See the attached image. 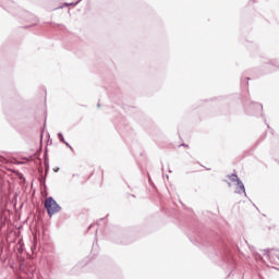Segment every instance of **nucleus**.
I'll use <instances>...</instances> for the list:
<instances>
[{
	"instance_id": "1",
	"label": "nucleus",
	"mask_w": 279,
	"mask_h": 279,
	"mask_svg": "<svg viewBox=\"0 0 279 279\" xmlns=\"http://www.w3.org/2000/svg\"><path fill=\"white\" fill-rule=\"evenodd\" d=\"M45 208L47 209L49 217H53V215L62 210V207H60V205H58L56 199H53L52 197L46 199Z\"/></svg>"
},
{
	"instance_id": "2",
	"label": "nucleus",
	"mask_w": 279,
	"mask_h": 279,
	"mask_svg": "<svg viewBox=\"0 0 279 279\" xmlns=\"http://www.w3.org/2000/svg\"><path fill=\"white\" fill-rule=\"evenodd\" d=\"M230 182H234L235 183V193H238L239 195H241V193H245V184H243V181H241V179H239V175L236 174H230L228 175Z\"/></svg>"
},
{
	"instance_id": "3",
	"label": "nucleus",
	"mask_w": 279,
	"mask_h": 279,
	"mask_svg": "<svg viewBox=\"0 0 279 279\" xmlns=\"http://www.w3.org/2000/svg\"><path fill=\"white\" fill-rule=\"evenodd\" d=\"M58 136H59V141H60L61 143H64V142H65V141H64V135H62V133H59Z\"/></svg>"
},
{
	"instance_id": "4",
	"label": "nucleus",
	"mask_w": 279,
	"mask_h": 279,
	"mask_svg": "<svg viewBox=\"0 0 279 279\" xmlns=\"http://www.w3.org/2000/svg\"><path fill=\"white\" fill-rule=\"evenodd\" d=\"M63 143H64V145H66V147H69V149H71L73 151V147H71V144H69L66 141Z\"/></svg>"
},
{
	"instance_id": "5",
	"label": "nucleus",
	"mask_w": 279,
	"mask_h": 279,
	"mask_svg": "<svg viewBox=\"0 0 279 279\" xmlns=\"http://www.w3.org/2000/svg\"><path fill=\"white\" fill-rule=\"evenodd\" d=\"M17 252H20V254H23V246H20V247L17 248Z\"/></svg>"
},
{
	"instance_id": "6",
	"label": "nucleus",
	"mask_w": 279,
	"mask_h": 279,
	"mask_svg": "<svg viewBox=\"0 0 279 279\" xmlns=\"http://www.w3.org/2000/svg\"><path fill=\"white\" fill-rule=\"evenodd\" d=\"M77 3H80V1L75 2V3H66L65 5L69 7V5H77Z\"/></svg>"
},
{
	"instance_id": "7",
	"label": "nucleus",
	"mask_w": 279,
	"mask_h": 279,
	"mask_svg": "<svg viewBox=\"0 0 279 279\" xmlns=\"http://www.w3.org/2000/svg\"><path fill=\"white\" fill-rule=\"evenodd\" d=\"M34 250H36V246H31L32 254H34Z\"/></svg>"
},
{
	"instance_id": "8",
	"label": "nucleus",
	"mask_w": 279,
	"mask_h": 279,
	"mask_svg": "<svg viewBox=\"0 0 279 279\" xmlns=\"http://www.w3.org/2000/svg\"><path fill=\"white\" fill-rule=\"evenodd\" d=\"M27 257H28V258H32V253H27Z\"/></svg>"
},
{
	"instance_id": "9",
	"label": "nucleus",
	"mask_w": 279,
	"mask_h": 279,
	"mask_svg": "<svg viewBox=\"0 0 279 279\" xmlns=\"http://www.w3.org/2000/svg\"><path fill=\"white\" fill-rule=\"evenodd\" d=\"M228 184H229V186H232V183L229 182Z\"/></svg>"
},
{
	"instance_id": "10",
	"label": "nucleus",
	"mask_w": 279,
	"mask_h": 279,
	"mask_svg": "<svg viewBox=\"0 0 279 279\" xmlns=\"http://www.w3.org/2000/svg\"><path fill=\"white\" fill-rule=\"evenodd\" d=\"M244 195H247V194H245V191H244Z\"/></svg>"
}]
</instances>
